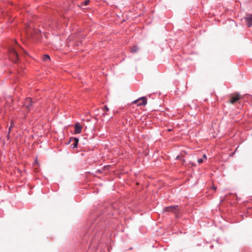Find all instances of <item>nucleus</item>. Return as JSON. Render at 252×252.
Returning a JSON list of instances; mask_svg holds the SVG:
<instances>
[{"label": "nucleus", "mask_w": 252, "mask_h": 252, "mask_svg": "<svg viewBox=\"0 0 252 252\" xmlns=\"http://www.w3.org/2000/svg\"><path fill=\"white\" fill-rule=\"evenodd\" d=\"M203 161V160L202 158H199L197 160V162L199 164L202 163Z\"/></svg>", "instance_id": "16"}, {"label": "nucleus", "mask_w": 252, "mask_h": 252, "mask_svg": "<svg viewBox=\"0 0 252 252\" xmlns=\"http://www.w3.org/2000/svg\"><path fill=\"white\" fill-rule=\"evenodd\" d=\"M139 48L137 45H133L131 48L130 51L132 53H135L138 51Z\"/></svg>", "instance_id": "11"}, {"label": "nucleus", "mask_w": 252, "mask_h": 252, "mask_svg": "<svg viewBox=\"0 0 252 252\" xmlns=\"http://www.w3.org/2000/svg\"><path fill=\"white\" fill-rule=\"evenodd\" d=\"M26 32L29 34H38L41 32V31L38 29H36L33 27V24L31 23H28L25 24Z\"/></svg>", "instance_id": "2"}, {"label": "nucleus", "mask_w": 252, "mask_h": 252, "mask_svg": "<svg viewBox=\"0 0 252 252\" xmlns=\"http://www.w3.org/2000/svg\"><path fill=\"white\" fill-rule=\"evenodd\" d=\"M9 54V58L14 63H17L19 57L17 52L15 49L13 47H10L8 49Z\"/></svg>", "instance_id": "3"}, {"label": "nucleus", "mask_w": 252, "mask_h": 252, "mask_svg": "<svg viewBox=\"0 0 252 252\" xmlns=\"http://www.w3.org/2000/svg\"><path fill=\"white\" fill-rule=\"evenodd\" d=\"M13 124H14V122L11 121V126H10V127L8 128V135H7V138H9V134H10L11 128H12V127L13 126Z\"/></svg>", "instance_id": "12"}, {"label": "nucleus", "mask_w": 252, "mask_h": 252, "mask_svg": "<svg viewBox=\"0 0 252 252\" xmlns=\"http://www.w3.org/2000/svg\"><path fill=\"white\" fill-rule=\"evenodd\" d=\"M247 24L249 27L252 26V15L249 16L246 18Z\"/></svg>", "instance_id": "10"}, {"label": "nucleus", "mask_w": 252, "mask_h": 252, "mask_svg": "<svg viewBox=\"0 0 252 252\" xmlns=\"http://www.w3.org/2000/svg\"><path fill=\"white\" fill-rule=\"evenodd\" d=\"M98 227V226H94V224H92L90 227L88 228L84 235V239H86L87 237H89L90 240V247H92L93 248L96 247L95 245H93L94 241L95 240V237L97 239H98V235L100 233H101V232H99ZM94 243H96V242H94Z\"/></svg>", "instance_id": "1"}, {"label": "nucleus", "mask_w": 252, "mask_h": 252, "mask_svg": "<svg viewBox=\"0 0 252 252\" xmlns=\"http://www.w3.org/2000/svg\"><path fill=\"white\" fill-rule=\"evenodd\" d=\"M90 2V0H85V1L83 2L84 5H88L89 4Z\"/></svg>", "instance_id": "15"}, {"label": "nucleus", "mask_w": 252, "mask_h": 252, "mask_svg": "<svg viewBox=\"0 0 252 252\" xmlns=\"http://www.w3.org/2000/svg\"><path fill=\"white\" fill-rule=\"evenodd\" d=\"M163 212H172L174 213L175 214L176 217H177L178 214L179 213V206L178 205H173L164 207L163 208Z\"/></svg>", "instance_id": "4"}, {"label": "nucleus", "mask_w": 252, "mask_h": 252, "mask_svg": "<svg viewBox=\"0 0 252 252\" xmlns=\"http://www.w3.org/2000/svg\"><path fill=\"white\" fill-rule=\"evenodd\" d=\"M180 156H177V157H176V159H180Z\"/></svg>", "instance_id": "17"}, {"label": "nucleus", "mask_w": 252, "mask_h": 252, "mask_svg": "<svg viewBox=\"0 0 252 252\" xmlns=\"http://www.w3.org/2000/svg\"><path fill=\"white\" fill-rule=\"evenodd\" d=\"M103 116H105V115H107L106 113H103L102 114Z\"/></svg>", "instance_id": "19"}, {"label": "nucleus", "mask_w": 252, "mask_h": 252, "mask_svg": "<svg viewBox=\"0 0 252 252\" xmlns=\"http://www.w3.org/2000/svg\"><path fill=\"white\" fill-rule=\"evenodd\" d=\"M213 188H214V189L215 190H216V187H213Z\"/></svg>", "instance_id": "20"}, {"label": "nucleus", "mask_w": 252, "mask_h": 252, "mask_svg": "<svg viewBox=\"0 0 252 252\" xmlns=\"http://www.w3.org/2000/svg\"><path fill=\"white\" fill-rule=\"evenodd\" d=\"M82 127L80 125L79 123H76L75 125V134H79L81 132Z\"/></svg>", "instance_id": "8"}, {"label": "nucleus", "mask_w": 252, "mask_h": 252, "mask_svg": "<svg viewBox=\"0 0 252 252\" xmlns=\"http://www.w3.org/2000/svg\"><path fill=\"white\" fill-rule=\"evenodd\" d=\"M43 60L44 61H48L50 60V56L48 55H45L43 57Z\"/></svg>", "instance_id": "13"}, {"label": "nucleus", "mask_w": 252, "mask_h": 252, "mask_svg": "<svg viewBox=\"0 0 252 252\" xmlns=\"http://www.w3.org/2000/svg\"><path fill=\"white\" fill-rule=\"evenodd\" d=\"M147 103L146 97L142 96L132 102V104H137V106H145Z\"/></svg>", "instance_id": "5"}, {"label": "nucleus", "mask_w": 252, "mask_h": 252, "mask_svg": "<svg viewBox=\"0 0 252 252\" xmlns=\"http://www.w3.org/2000/svg\"><path fill=\"white\" fill-rule=\"evenodd\" d=\"M203 158L206 159L207 158V157H206V155L204 154L203 155Z\"/></svg>", "instance_id": "18"}, {"label": "nucleus", "mask_w": 252, "mask_h": 252, "mask_svg": "<svg viewBox=\"0 0 252 252\" xmlns=\"http://www.w3.org/2000/svg\"><path fill=\"white\" fill-rule=\"evenodd\" d=\"M70 141L73 142V143L71 145V147L73 148H76L79 142V139L76 137H72Z\"/></svg>", "instance_id": "9"}, {"label": "nucleus", "mask_w": 252, "mask_h": 252, "mask_svg": "<svg viewBox=\"0 0 252 252\" xmlns=\"http://www.w3.org/2000/svg\"><path fill=\"white\" fill-rule=\"evenodd\" d=\"M34 103V102L32 101L30 97H27L25 99L24 105L28 108V110H30Z\"/></svg>", "instance_id": "6"}, {"label": "nucleus", "mask_w": 252, "mask_h": 252, "mask_svg": "<svg viewBox=\"0 0 252 252\" xmlns=\"http://www.w3.org/2000/svg\"><path fill=\"white\" fill-rule=\"evenodd\" d=\"M102 110H103V111H109V108L108 107V106H107V105H105V106L103 107Z\"/></svg>", "instance_id": "14"}, {"label": "nucleus", "mask_w": 252, "mask_h": 252, "mask_svg": "<svg viewBox=\"0 0 252 252\" xmlns=\"http://www.w3.org/2000/svg\"><path fill=\"white\" fill-rule=\"evenodd\" d=\"M230 97L231 98L229 100V102L231 104H234L241 98L240 95L239 94H231L230 95Z\"/></svg>", "instance_id": "7"}]
</instances>
